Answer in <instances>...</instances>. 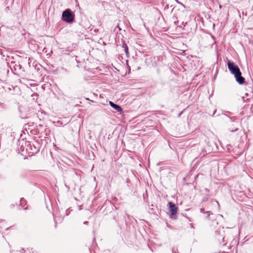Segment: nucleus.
<instances>
[{"label": "nucleus", "instance_id": "nucleus-1", "mask_svg": "<svg viewBox=\"0 0 253 253\" xmlns=\"http://www.w3.org/2000/svg\"><path fill=\"white\" fill-rule=\"evenodd\" d=\"M227 65L229 70L234 75L236 81L240 84H243L245 83V79L242 76V73L238 66L230 61H228Z\"/></svg>", "mask_w": 253, "mask_h": 253}, {"label": "nucleus", "instance_id": "nucleus-2", "mask_svg": "<svg viewBox=\"0 0 253 253\" xmlns=\"http://www.w3.org/2000/svg\"><path fill=\"white\" fill-rule=\"evenodd\" d=\"M26 145V151L28 153L29 156H33L38 153L40 150L38 143H31L30 142H25Z\"/></svg>", "mask_w": 253, "mask_h": 253}, {"label": "nucleus", "instance_id": "nucleus-3", "mask_svg": "<svg viewBox=\"0 0 253 253\" xmlns=\"http://www.w3.org/2000/svg\"><path fill=\"white\" fill-rule=\"evenodd\" d=\"M214 240L220 245L222 246H225L226 243H225L224 241V231L221 229L217 230L215 231L214 235Z\"/></svg>", "mask_w": 253, "mask_h": 253}, {"label": "nucleus", "instance_id": "nucleus-4", "mask_svg": "<svg viewBox=\"0 0 253 253\" xmlns=\"http://www.w3.org/2000/svg\"><path fill=\"white\" fill-rule=\"evenodd\" d=\"M62 19L67 23H71L74 21L75 15L70 9H67L62 13Z\"/></svg>", "mask_w": 253, "mask_h": 253}, {"label": "nucleus", "instance_id": "nucleus-5", "mask_svg": "<svg viewBox=\"0 0 253 253\" xmlns=\"http://www.w3.org/2000/svg\"><path fill=\"white\" fill-rule=\"evenodd\" d=\"M169 211L171 215H174L176 214L178 208L172 202H169Z\"/></svg>", "mask_w": 253, "mask_h": 253}, {"label": "nucleus", "instance_id": "nucleus-6", "mask_svg": "<svg viewBox=\"0 0 253 253\" xmlns=\"http://www.w3.org/2000/svg\"><path fill=\"white\" fill-rule=\"evenodd\" d=\"M109 104L110 106L114 109H115L117 112H121L122 111V109L119 105L114 103L112 101H110Z\"/></svg>", "mask_w": 253, "mask_h": 253}, {"label": "nucleus", "instance_id": "nucleus-7", "mask_svg": "<svg viewBox=\"0 0 253 253\" xmlns=\"http://www.w3.org/2000/svg\"><path fill=\"white\" fill-rule=\"evenodd\" d=\"M26 204H27V202H26V200L24 198H21L20 199V205L25 210L27 209V207H25V206L26 205Z\"/></svg>", "mask_w": 253, "mask_h": 253}, {"label": "nucleus", "instance_id": "nucleus-8", "mask_svg": "<svg viewBox=\"0 0 253 253\" xmlns=\"http://www.w3.org/2000/svg\"><path fill=\"white\" fill-rule=\"evenodd\" d=\"M123 47L124 48L125 52L126 53V54L128 55L129 54L128 48V46L126 45V44L125 43H124L123 44Z\"/></svg>", "mask_w": 253, "mask_h": 253}, {"label": "nucleus", "instance_id": "nucleus-9", "mask_svg": "<svg viewBox=\"0 0 253 253\" xmlns=\"http://www.w3.org/2000/svg\"><path fill=\"white\" fill-rule=\"evenodd\" d=\"M15 70L16 69H21L22 68V66L20 64H15V65L14 66Z\"/></svg>", "mask_w": 253, "mask_h": 253}, {"label": "nucleus", "instance_id": "nucleus-10", "mask_svg": "<svg viewBox=\"0 0 253 253\" xmlns=\"http://www.w3.org/2000/svg\"><path fill=\"white\" fill-rule=\"evenodd\" d=\"M121 30V29L120 28V27L118 25L115 28V29H114V31H116L117 33L120 31Z\"/></svg>", "mask_w": 253, "mask_h": 253}, {"label": "nucleus", "instance_id": "nucleus-11", "mask_svg": "<svg viewBox=\"0 0 253 253\" xmlns=\"http://www.w3.org/2000/svg\"><path fill=\"white\" fill-rule=\"evenodd\" d=\"M172 252L173 253H177L178 249L177 247H173L172 249Z\"/></svg>", "mask_w": 253, "mask_h": 253}, {"label": "nucleus", "instance_id": "nucleus-12", "mask_svg": "<svg viewBox=\"0 0 253 253\" xmlns=\"http://www.w3.org/2000/svg\"><path fill=\"white\" fill-rule=\"evenodd\" d=\"M200 211H201V212L205 213V212L204 211V209H200Z\"/></svg>", "mask_w": 253, "mask_h": 253}, {"label": "nucleus", "instance_id": "nucleus-13", "mask_svg": "<svg viewBox=\"0 0 253 253\" xmlns=\"http://www.w3.org/2000/svg\"><path fill=\"white\" fill-rule=\"evenodd\" d=\"M25 250L24 249H22L20 252H21L22 253H24L25 252Z\"/></svg>", "mask_w": 253, "mask_h": 253}, {"label": "nucleus", "instance_id": "nucleus-14", "mask_svg": "<svg viewBox=\"0 0 253 253\" xmlns=\"http://www.w3.org/2000/svg\"><path fill=\"white\" fill-rule=\"evenodd\" d=\"M87 223H88V222H87V221H84V224H87Z\"/></svg>", "mask_w": 253, "mask_h": 253}]
</instances>
